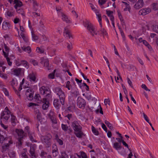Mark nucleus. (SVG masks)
<instances>
[{"label": "nucleus", "mask_w": 158, "mask_h": 158, "mask_svg": "<svg viewBox=\"0 0 158 158\" xmlns=\"http://www.w3.org/2000/svg\"><path fill=\"white\" fill-rule=\"evenodd\" d=\"M30 153L31 156L32 158H36L35 149L33 147H30Z\"/></svg>", "instance_id": "obj_11"}, {"label": "nucleus", "mask_w": 158, "mask_h": 158, "mask_svg": "<svg viewBox=\"0 0 158 158\" xmlns=\"http://www.w3.org/2000/svg\"><path fill=\"white\" fill-rule=\"evenodd\" d=\"M6 59L8 65L9 66H11L12 64V62L10 61V58L9 57H7Z\"/></svg>", "instance_id": "obj_54"}, {"label": "nucleus", "mask_w": 158, "mask_h": 158, "mask_svg": "<svg viewBox=\"0 0 158 158\" xmlns=\"http://www.w3.org/2000/svg\"><path fill=\"white\" fill-rule=\"evenodd\" d=\"M142 88L146 91H150V89H148L146 85L144 84H142L141 85Z\"/></svg>", "instance_id": "obj_43"}, {"label": "nucleus", "mask_w": 158, "mask_h": 158, "mask_svg": "<svg viewBox=\"0 0 158 158\" xmlns=\"http://www.w3.org/2000/svg\"><path fill=\"white\" fill-rule=\"evenodd\" d=\"M143 115L144 118V119H145V120L148 123H149V120L147 116V115L146 114H145L144 113H143Z\"/></svg>", "instance_id": "obj_46"}, {"label": "nucleus", "mask_w": 158, "mask_h": 158, "mask_svg": "<svg viewBox=\"0 0 158 158\" xmlns=\"http://www.w3.org/2000/svg\"><path fill=\"white\" fill-rule=\"evenodd\" d=\"M122 143L123 145H124L126 147H127L128 149H129L128 144L125 142L123 140L122 141Z\"/></svg>", "instance_id": "obj_61"}, {"label": "nucleus", "mask_w": 158, "mask_h": 158, "mask_svg": "<svg viewBox=\"0 0 158 158\" xmlns=\"http://www.w3.org/2000/svg\"><path fill=\"white\" fill-rule=\"evenodd\" d=\"M92 131L96 135H98L99 134V132L93 126H92Z\"/></svg>", "instance_id": "obj_25"}, {"label": "nucleus", "mask_w": 158, "mask_h": 158, "mask_svg": "<svg viewBox=\"0 0 158 158\" xmlns=\"http://www.w3.org/2000/svg\"><path fill=\"white\" fill-rule=\"evenodd\" d=\"M127 82L129 84L130 86L132 87L133 88V86L132 85V82L130 79L128 78H127Z\"/></svg>", "instance_id": "obj_50"}, {"label": "nucleus", "mask_w": 158, "mask_h": 158, "mask_svg": "<svg viewBox=\"0 0 158 158\" xmlns=\"http://www.w3.org/2000/svg\"><path fill=\"white\" fill-rule=\"evenodd\" d=\"M10 26V25L7 22H4L3 23L2 27L4 30H7L9 28Z\"/></svg>", "instance_id": "obj_19"}, {"label": "nucleus", "mask_w": 158, "mask_h": 158, "mask_svg": "<svg viewBox=\"0 0 158 158\" xmlns=\"http://www.w3.org/2000/svg\"><path fill=\"white\" fill-rule=\"evenodd\" d=\"M9 148V145L8 143L4 144L2 146V152H5L6 150H8Z\"/></svg>", "instance_id": "obj_17"}, {"label": "nucleus", "mask_w": 158, "mask_h": 158, "mask_svg": "<svg viewBox=\"0 0 158 158\" xmlns=\"http://www.w3.org/2000/svg\"><path fill=\"white\" fill-rule=\"evenodd\" d=\"M22 49H31V48L29 46H28L27 47H26L25 46H23L22 47Z\"/></svg>", "instance_id": "obj_56"}, {"label": "nucleus", "mask_w": 158, "mask_h": 158, "mask_svg": "<svg viewBox=\"0 0 158 158\" xmlns=\"http://www.w3.org/2000/svg\"><path fill=\"white\" fill-rule=\"evenodd\" d=\"M62 19L63 20L65 21L66 23H71V21L69 19V18L67 15L65 14L62 13Z\"/></svg>", "instance_id": "obj_14"}, {"label": "nucleus", "mask_w": 158, "mask_h": 158, "mask_svg": "<svg viewBox=\"0 0 158 158\" xmlns=\"http://www.w3.org/2000/svg\"><path fill=\"white\" fill-rule=\"evenodd\" d=\"M143 0H139L134 5V8L139 9L143 6Z\"/></svg>", "instance_id": "obj_8"}, {"label": "nucleus", "mask_w": 158, "mask_h": 158, "mask_svg": "<svg viewBox=\"0 0 158 158\" xmlns=\"http://www.w3.org/2000/svg\"><path fill=\"white\" fill-rule=\"evenodd\" d=\"M32 62L34 66L37 65L38 64V63L34 60H32Z\"/></svg>", "instance_id": "obj_64"}, {"label": "nucleus", "mask_w": 158, "mask_h": 158, "mask_svg": "<svg viewBox=\"0 0 158 158\" xmlns=\"http://www.w3.org/2000/svg\"><path fill=\"white\" fill-rule=\"evenodd\" d=\"M100 27L101 28V32L102 34L104 36L106 35H107V33L106 31L104 28H102V27H101L100 26Z\"/></svg>", "instance_id": "obj_32"}, {"label": "nucleus", "mask_w": 158, "mask_h": 158, "mask_svg": "<svg viewBox=\"0 0 158 158\" xmlns=\"http://www.w3.org/2000/svg\"><path fill=\"white\" fill-rule=\"evenodd\" d=\"M40 96L39 94H35V97H34L35 99L36 100L37 99L38 101L39 100H40Z\"/></svg>", "instance_id": "obj_63"}, {"label": "nucleus", "mask_w": 158, "mask_h": 158, "mask_svg": "<svg viewBox=\"0 0 158 158\" xmlns=\"http://www.w3.org/2000/svg\"><path fill=\"white\" fill-rule=\"evenodd\" d=\"M15 132L16 133H17L19 136L21 137H20L23 138V135H24V132L22 130L16 129Z\"/></svg>", "instance_id": "obj_15"}, {"label": "nucleus", "mask_w": 158, "mask_h": 158, "mask_svg": "<svg viewBox=\"0 0 158 158\" xmlns=\"http://www.w3.org/2000/svg\"><path fill=\"white\" fill-rule=\"evenodd\" d=\"M21 64L24 65L25 67L27 69L29 67L28 64L27 62L25 60H22L21 61Z\"/></svg>", "instance_id": "obj_27"}, {"label": "nucleus", "mask_w": 158, "mask_h": 158, "mask_svg": "<svg viewBox=\"0 0 158 158\" xmlns=\"http://www.w3.org/2000/svg\"><path fill=\"white\" fill-rule=\"evenodd\" d=\"M54 106L57 108V109H59L60 106V105L59 100L58 99H55L54 100L53 102Z\"/></svg>", "instance_id": "obj_13"}, {"label": "nucleus", "mask_w": 158, "mask_h": 158, "mask_svg": "<svg viewBox=\"0 0 158 158\" xmlns=\"http://www.w3.org/2000/svg\"><path fill=\"white\" fill-rule=\"evenodd\" d=\"M37 113V119L40 121L41 118V114L39 112V111L38 110Z\"/></svg>", "instance_id": "obj_38"}, {"label": "nucleus", "mask_w": 158, "mask_h": 158, "mask_svg": "<svg viewBox=\"0 0 158 158\" xmlns=\"http://www.w3.org/2000/svg\"><path fill=\"white\" fill-rule=\"evenodd\" d=\"M137 59H138L139 62L142 65H143V64H144L143 62V60L141 59H140L139 57H138Z\"/></svg>", "instance_id": "obj_59"}, {"label": "nucleus", "mask_w": 158, "mask_h": 158, "mask_svg": "<svg viewBox=\"0 0 158 158\" xmlns=\"http://www.w3.org/2000/svg\"><path fill=\"white\" fill-rule=\"evenodd\" d=\"M112 22L113 27L114 28H115L114 23V18H111L110 19Z\"/></svg>", "instance_id": "obj_57"}, {"label": "nucleus", "mask_w": 158, "mask_h": 158, "mask_svg": "<svg viewBox=\"0 0 158 158\" xmlns=\"http://www.w3.org/2000/svg\"><path fill=\"white\" fill-rule=\"evenodd\" d=\"M3 53L4 55V56L5 57H6V58L8 57V53H6V52H5L4 50H3Z\"/></svg>", "instance_id": "obj_62"}, {"label": "nucleus", "mask_w": 158, "mask_h": 158, "mask_svg": "<svg viewBox=\"0 0 158 158\" xmlns=\"http://www.w3.org/2000/svg\"><path fill=\"white\" fill-rule=\"evenodd\" d=\"M153 31L158 33V26L156 25H153L152 27Z\"/></svg>", "instance_id": "obj_28"}, {"label": "nucleus", "mask_w": 158, "mask_h": 158, "mask_svg": "<svg viewBox=\"0 0 158 158\" xmlns=\"http://www.w3.org/2000/svg\"><path fill=\"white\" fill-rule=\"evenodd\" d=\"M102 128L104 129V130L106 131V132H107V128L106 126L103 123H102Z\"/></svg>", "instance_id": "obj_49"}, {"label": "nucleus", "mask_w": 158, "mask_h": 158, "mask_svg": "<svg viewBox=\"0 0 158 158\" xmlns=\"http://www.w3.org/2000/svg\"><path fill=\"white\" fill-rule=\"evenodd\" d=\"M7 140V138L4 137V136L0 134V140L1 143H3L4 140Z\"/></svg>", "instance_id": "obj_33"}, {"label": "nucleus", "mask_w": 158, "mask_h": 158, "mask_svg": "<svg viewBox=\"0 0 158 158\" xmlns=\"http://www.w3.org/2000/svg\"><path fill=\"white\" fill-rule=\"evenodd\" d=\"M31 35L32 38L34 41H36L38 39V37L34 34V31L33 30L31 31Z\"/></svg>", "instance_id": "obj_22"}, {"label": "nucleus", "mask_w": 158, "mask_h": 158, "mask_svg": "<svg viewBox=\"0 0 158 158\" xmlns=\"http://www.w3.org/2000/svg\"><path fill=\"white\" fill-rule=\"evenodd\" d=\"M81 127L80 126V138H83L84 139L85 137V135L81 131Z\"/></svg>", "instance_id": "obj_34"}, {"label": "nucleus", "mask_w": 158, "mask_h": 158, "mask_svg": "<svg viewBox=\"0 0 158 158\" xmlns=\"http://www.w3.org/2000/svg\"><path fill=\"white\" fill-rule=\"evenodd\" d=\"M47 153L45 152H44V151H42L41 152V154H40V156L42 157H44V155H47Z\"/></svg>", "instance_id": "obj_58"}, {"label": "nucleus", "mask_w": 158, "mask_h": 158, "mask_svg": "<svg viewBox=\"0 0 158 158\" xmlns=\"http://www.w3.org/2000/svg\"><path fill=\"white\" fill-rule=\"evenodd\" d=\"M34 93H33V92L30 93V94H29L28 95V96H27L28 98V99L29 100H30V101L32 100L33 98V94Z\"/></svg>", "instance_id": "obj_29"}, {"label": "nucleus", "mask_w": 158, "mask_h": 158, "mask_svg": "<svg viewBox=\"0 0 158 158\" xmlns=\"http://www.w3.org/2000/svg\"><path fill=\"white\" fill-rule=\"evenodd\" d=\"M86 104V102L84 99L81 98L80 99V108L84 109Z\"/></svg>", "instance_id": "obj_12"}, {"label": "nucleus", "mask_w": 158, "mask_h": 158, "mask_svg": "<svg viewBox=\"0 0 158 158\" xmlns=\"http://www.w3.org/2000/svg\"><path fill=\"white\" fill-rule=\"evenodd\" d=\"M113 147L116 150H118L119 149L121 148V146L119 143L117 142H115L114 143Z\"/></svg>", "instance_id": "obj_21"}, {"label": "nucleus", "mask_w": 158, "mask_h": 158, "mask_svg": "<svg viewBox=\"0 0 158 158\" xmlns=\"http://www.w3.org/2000/svg\"><path fill=\"white\" fill-rule=\"evenodd\" d=\"M28 135H29V138L31 141H34L35 142H37V141L36 140H34V139L33 138L31 134L29 133V134H28Z\"/></svg>", "instance_id": "obj_41"}, {"label": "nucleus", "mask_w": 158, "mask_h": 158, "mask_svg": "<svg viewBox=\"0 0 158 158\" xmlns=\"http://www.w3.org/2000/svg\"><path fill=\"white\" fill-rule=\"evenodd\" d=\"M107 15L110 17V19L111 18H114L113 15V12L109 10H106Z\"/></svg>", "instance_id": "obj_24"}, {"label": "nucleus", "mask_w": 158, "mask_h": 158, "mask_svg": "<svg viewBox=\"0 0 158 158\" xmlns=\"http://www.w3.org/2000/svg\"><path fill=\"white\" fill-rule=\"evenodd\" d=\"M43 101L44 103L42 105V108L44 110H46L49 106V102L47 101L45 98H43Z\"/></svg>", "instance_id": "obj_9"}, {"label": "nucleus", "mask_w": 158, "mask_h": 158, "mask_svg": "<svg viewBox=\"0 0 158 158\" xmlns=\"http://www.w3.org/2000/svg\"><path fill=\"white\" fill-rule=\"evenodd\" d=\"M156 34L154 33H151L150 34L151 37L152 38H153V39H156Z\"/></svg>", "instance_id": "obj_52"}, {"label": "nucleus", "mask_w": 158, "mask_h": 158, "mask_svg": "<svg viewBox=\"0 0 158 158\" xmlns=\"http://www.w3.org/2000/svg\"><path fill=\"white\" fill-rule=\"evenodd\" d=\"M83 24L92 35L94 36L98 34V32L96 28L88 20H85L83 22Z\"/></svg>", "instance_id": "obj_1"}, {"label": "nucleus", "mask_w": 158, "mask_h": 158, "mask_svg": "<svg viewBox=\"0 0 158 158\" xmlns=\"http://www.w3.org/2000/svg\"><path fill=\"white\" fill-rule=\"evenodd\" d=\"M44 66L47 67L48 70H49V61L48 59H46L44 60Z\"/></svg>", "instance_id": "obj_37"}, {"label": "nucleus", "mask_w": 158, "mask_h": 158, "mask_svg": "<svg viewBox=\"0 0 158 158\" xmlns=\"http://www.w3.org/2000/svg\"><path fill=\"white\" fill-rule=\"evenodd\" d=\"M103 58H104V59L106 61V63H107V64H108V67H109V69H110V64H109V61L107 59L105 56H103Z\"/></svg>", "instance_id": "obj_47"}, {"label": "nucleus", "mask_w": 158, "mask_h": 158, "mask_svg": "<svg viewBox=\"0 0 158 158\" xmlns=\"http://www.w3.org/2000/svg\"><path fill=\"white\" fill-rule=\"evenodd\" d=\"M104 102L105 105L106 106L108 104L109 106L110 105V101L109 99L106 98L104 99Z\"/></svg>", "instance_id": "obj_35"}, {"label": "nucleus", "mask_w": 158, "mask_h": 158, "mask_svg": "<svg viewBox=\"0 0 158 158\" xmlns=\"http://www.w3.org/2000/svg\"><path fill=\"white\" fill-rule=\"evenodd\" d=\"M72 13L74 16H76V17L77 18H78V15L77 14L76 12L75 11L73 10L72 11Z\"/></svg>", "instance_id": "obj_60"}, {"label": "nucleus", "mask_w": 158, "mask_h": 158, "mask_svg": "<svg viewBox=\"0 0 158 158\" xmlns=\"http://www.w3.org/2000/svg\"><path fill=\"white\" fill-rule=\"evenodd\" d=\"M57 141L59 143L60 145H62L63 144V142L62 140H61L60 139H58L57 140Z\"/></svg>", "instance_id": "obj_53"}, {"label": "nucleus", "mask_w": 158, "mask_h": 158, "mask_svg": "<svg viewBox=\"0 0 158 158\" xmlns=\"http://www.w3.org/2000/svg\"><path fill=\"white\" fill-rule=\"evenodd\" d=\"M81 154L80 155V158H88L87 156L86 153L83 151L80 152Z\"/></svg>", "instance_id": "obj_26"}, {"label": "nucleus", "mask_w": 158, "mask_h": 158, "mask_svg": "<svg viewBox=\"0 0 158 158\" xmlns=\"http://www.w3.org/2000/svg\"><path fill=\"white\" fill-rule=\"evenodd\" d=\"M57 95H58L60 99V102L62 105L64 104V101L65 99V95L64 93L61 90L58 93Z\"/></svg>", "instance_id": "obj_5"}, {"label": "nucleus", "mask_w": 158, "mask_h": 158, "mask_svg": "<svg viewBox=\"0 0 158 158\" xmlns=\"http://www.w3.org/2000/svg\"><path fill=\"white\" fill-rule=\"evenodd\" d=\"M64 33H65L66 35H67V36L69 38H70L71 37H72V35L70 31L67 29L66 27H65L64 28Z\"/></svg>", "instance_id": "obj_18"}, {"label": "nucleus", "mask_w": 158, "mask_h": 158, "mask_svg": "<svg viewBox=\"0 0 158 158\" xmlns=\"http://www.w3.org/2000/svg\"><path fill=\"white\" fill-rule=\"evenodd\" d=\"M90 6L92 10L95 13L96 18L99 23L100 26L102 27V19L101 15L100 13V10L99 9H97L95 6L93 5L90 4Z\"/></svg>", "instance_id": "obj_2"}, {"label": "nucleus", "mask_w": 158, "mask_h": 158, "mask_svg": "<svg viewBox=\"0 0 158 158\" xmlns=\"http://www.w3.org/2000/svg\"><path fill=\"white\" fill-rule=\"evenodd\" d=\"M21 70V68L15 69L14 70V72L16 76H18L20 74Z\"/></svg>", "instance_id": "obj_23"}, {"label": "nucleus", "mask_w": 158, "mask_h": 158, "mask_svg": "<svg viewBox=\"0 0 158 158\" xmlns=\"http://www.w3.org/2000/svg\"><path fill=\"white\" fill-rule=\"evenodd\" d=\"M32 89H29L27 90L26 92V95L27 96H28V94H30V93L32 92Z\"/></svg>", "instance_id": "obj_40"}, {"label": "nucleus", "mask_w": 158, "mask_h": 158, "mask_svg": "<svg viewBox=\"0 0 158 158\" xmlns=\"http://www.w3.org/2000/svg\"><path fill=\"white\" fill-rule=\"evenodd\" d=\"M78 121H75L72 123V127L74 131V133L76 136L79 137V128Z\"/></svg>", "instance_id": "obj_4"}, {"label": "nucleus", "mask_w": 158, "mask_h": 158, "mask_svg": "<svg viewBox=\"0 0 158 158\" xmlns=\"http://www.w3.org/2000/svg\"><path fill=\"white\" fill-rule=\"evenodd\" d=\"M106 2V0H98V2L100 5H102Z\"/></svg>", "instance_id": "obj_42"}, {"label": "nucleus", "mask_w": 158, "mask_h": 158, "mask_svg": "<svg viewBox=\"0 0 158 158\" xmlns=\"http://www.w3.org/2000/svg\"><path fill=\"white\" fill-rule=\"evenodd\" d=\"M41 89H43L44 90V91H45V94H46V97L49 96V95H50V92L48 90L46 87L44 86H43L41 87Z\"/></svg>", "instance_id": "obj_20"}, {"label": "nucleus", "mask_w": 158, "mask_h": 158, "mask_svg": "<svg viewBox=\"0 0 158 158\" xmlns=\"http://www.w3.org/2000/svg\"><path fill=\"white\" fill-rule=\"evenodd\" d=\"M38 105L36 103H32V102H30L29 104V105L28 106L29 107H31V106H37Z\"/></svg>", "instance_id": "obj_55"}, {"label": "nucleus", "mask_w": 158, "mask_h": 158, "mask_svg": "<svg viewBox=\"0 0 158 158\" xmlns=\"http://www.w3.org/2000/svg\"><path fill=\"white\" fill-rule=\"evenodd\" d=\"M50 118L51 120V121L52 123H53L56 124L57 123V121L56 120V118L54 117H51Z\"/></svg>", "instance_id": "obj_44"}, {"label": "nucleus", "mask_w": 158, "mask_h": 158, "mask_svg": "<svg viewBox=\"0 0 158 158\" xmlns=\"http://www.w3.org/2000/svg\"><path fill=\"white\" fill-rule=\"evenodd\" d=\"M41 139L42 142L46 144L47 148L50 147L51 146L50 140L52 138V136L50 134H47L45 136L42 135L40 137Z\"/></svg>", "instance_id": "obj_3"}, {"label": "nucleus", "mask_w": 158, "mask_h": 158, "mask_svg": "<svg viewBox=\"0 0 158 158\" xmlns=\"http://www.w3.org/2000/svg\"><path fill=\"white\" fill-rule=\"evenodd\" d=\"M23 137H19L18 138V145L21 146L23 143Z\"/></svg>", "instance_id": "obj_36"}, {"label": "nucleus", "mask_w": 158, "mask_h": 158, "mask_svg": "<svg viewBox=\"0 0 158 158\" xmlns=\"http://www.w3.org/2000/svg\"><path fill=\"white\" fill-rule=\"evenodd\" d=\"M130 95L131 97V100L133 101V102L135 104H136V101L135 100V99L132 96L131 92H130Z\"/></svg>", "instance_id": "obj_45"}, {"label": "nucleus", "mask_w": 158, "mask_h": 158, "mask_svg": "<svg viewBox=\"0 0 158 158\" xmlns=\"http://www.w3.org/2000/svg\"><path fill=\"white\" fill-rule=\"evenodd\" d=\"M122 6L124 10L125 11H128L130 12L131 8L129 4L124 2H122Z\"/></svg>", "instance_id": "obj_7"}, {"label": "nucleus", "mask_w": 158, "mask_h": 158, "mask_svg": "<svg viewBox=\"0 0 158 158\" xmlns=\"http://www.w3.org/2000/svg\"><path fill=\"white\" fill-rule=\"evenodd\" d=\"M157 7V4L155 3H153L152 5V9L156 10H157L156 7Z\"/></svg>", "instance_id": "obj_51"}, {"label": "nucleus", "mask_w": 158, "mask_h": 158, "mask_svg": "<svg viewBox=\"0 0 158 158\" xmlns=\"http://www.w3.org/2000/svg\"><path fill=\"white\" fill-rule=\"evenodd\" d=\"M151 11V10L149 8H143L140 10L139 14L143 15H145L149 13Z\"/></svg>", "instance_id": "obj_6"}, {"label": "nucleus", "mask_w": 158, "mask_h": 158, "mask_svg": "<svg viewBox=\"0 0 158 158\" xmlns=\"http://www.w3.org/2000/svg\"><path fill=\"white\" fill-rule=\"evenodd\" d=\"M105 123L107 127L111 130L113 129V127L112 126V125L107 120L105 121Z\"/></svg>", "instance_id": "obj_30"}, {"label": "nucleus", "mask_w": 158, "mask_h": 158, "mask_svg": "<svg viewBox=\"0 0 158 158\" xmlns=\"http://www.w3.org/2000/svg\"><path fill=\"white\" fill-rule=\"evenodd\" d=\"M3 89L5 94L7 96H9V93L6 89V88H3Z\"/></svg>", "instance_id": "obj_48"}, {"label": "nucleus", "mask_w": 158, "mask_h": 158, "mask_svg": "<svg viewBox=\"0 0 158 158\" xmlns=\"http://www.w3.org/2000/svg\"><path fill=\"white\" fill-rule=\"evenodd\" d=\"M28 77L30 79V81H32L34 82L35 81L36 77L35 74L33 73H32L29 74Z\"/></svg>", "instance_id": "obj_16"}, {"label": "nucleus", "mask_w": 158, "mask_h": 158, "mask_svg": "<svg viewBox=\"0 0 158 158\" xmlns=\"http://www.w3.org/2000/svg\"><path fill=\"white\" fill-rule=\"evenodd\" d=\"M14 4H15L14 7L16 9H17L18 7H21L23 5L22 2L19 0H14Z\"/></svg>", "instance_id": "obj_10"}, {"label": "nucleus", "mask_w": 158, "mask_h": 158, "mask_svg": "<svg viewBox=\"0 0 158 158\" xmlns=\"http://www.w3.org/2000/svg\"><path fill=\"white\" fill-rule=\"evenodd\" d=\"M143 44L145 46H146L149 49L151 48V46L146 40H144L143 41Z\"/></svg>", "instance_id": "obj_31"}, {"label": "nucleus", "mask_w": 158, "mask_h": 158, "mask_svg": "<svg viewBox=\"0 0 158 158\" xmlns=\"http://www.w3.org/2000/svg\"><path fill=\"white\" fill-rule=\"evenodd\" d=\"M61 126L63 130H64L65 131H66L67 130L68 127L67 125L63 124H62Z\"/></svg>", "instance_id": "obj_39"}]
</instances>
